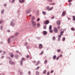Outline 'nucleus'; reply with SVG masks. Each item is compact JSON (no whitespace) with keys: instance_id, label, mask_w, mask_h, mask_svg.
<instances>
[{"instance_id":"f257e3e1","label":"nucleus","mask_w":75,"mask_h":75,"mask_svg":"<svg viewBox=\"0 0 75 75\" xmlns=\"http://www.w3.org/2000/svg\"><path fill=\"white\" fill-rule=\"evenodd\" d=\"M32 24L33 27L35 28L36 27V22L34 21H32Z\"/></svg>"},{"instance_id":"f03ea898","label":"nucleus","mask_w":75,"mask_h":75,"mask_svg":"<svg viewBox=\"0 0 75 75\" xmlns=\"http://www.w3.org/2000/svg\"><path fill=\"white\" fill-rule=\"evenodd\" d=\"M15 24V21H14L12 20V21L11 22V26H14Z\"/></svg>"},{"instance_id":"7ed1b4c3","label":"nucleus","mask_w":75,"mask_h":75,"mask_svg":"<svg viewBox=\"0 0 75 75\" xmlns=\"http://www.w3.org/2000/svg\"><path fill=\"white\" fill-rule=\"evenodd\" d=\"M43 23H44V24H49V20H46V21H44Z\"/></svg>"},{"instance_id":"20e7f679","label":"nucleus","mask_w":75,"mask_h":75,"mask_svg":"<svg viewBox=\"0 0 75 75\" xmlns=\"http://www.w3.org/2000/svg\"><path fill=\"white\" fill-rule=\"evenodd\" d=\"M9 64H12V65H13V64H15L14 62H13V61H11V60L9 61Z\"/></svg>"},{"instance_id":"39448f33","label":"nucleus","mask_w":75,"mask_h":75,"mask_svg":"<svg viewBox=\"0 0 75 75\" xmlns=\"http://www.w3.org/2000/svg\"><path fill=\"white\" fill-rule=\"evenodd\" d=\"M9 55H10L11 58H13V57H14V54H13V53H11L9 54Z\"/></svg>"},{"instance_id":"423d86ee","label":"nucleus","mask_w":75,"mask_h":75,"mask_svg":"<svg viewBox=\"0 0 75 75\" xmlns=\"http://www.w3.org/2000/svg\"><path fill=\"white\" fill-rule=\"evenodd\" d=\"M56 24H58V25H60V24H61V22H60V21H57Z\"/></svg>"},{"instance_id":"0eeeda50","label":"nucleus","mask_w":75,"mask_h":75,"mask_svg":"<svg viewBox=\"0 0 75 75\" xmlns=\"http://www.w3.org/2000/svg\"><path fill=\"white\" fill-rule=\"evenodd\" d=\"M39 47L40 49L42 48V44H40L39 45Z\"/></svg>"},{"instance_id":"6e6552de","label":"nucleus","mask_w":75,"mask_h":75,"mask_svg":"<svg viewBox=\"0 0 75 75\" xmlns=\"http://www.w3.org/2000/svg\"><path fill=\"white\" fill-rule=\"evenodd\" d=\"M54 31L55 32V33H57V32H58V30H57V28H55L54 29Z\"/></svg>"},{"instance_id":"1a4fd4ad","label":"nucleus","mask_w":75,"mask_h":75,"mask_svg":"<svg viewBox=\"0 0 75 75\" xmlns=\"http://www.w3.org/2000/svg\"><path fill=\"white\" fill-rule=\"evenodd\" d=\"M43 34L44 35H46L47 34V32L46 31H44L43 32Z\"/></svg>"},{"instance_id":"9d476101","label":"nucleus","mask_w":75,"mask_h":75,"mask_svg":"<svg viewBox=\"0 0 75 75\" xmlns=\"http://www.w3.org/2000/svg\"><path fill=\"white\" fill-rule=\"evenodd\" d=\"M40 61H38L37 62V64L35 65L36 66H37L40 64Z\"/></svg>"},{"instance_id":"9b49d317","label":"nucleus","mask_w":75,"mask_h":75,"mask_svg":"<svg viewBox=\"0 0 75 75\" xmlns=\"http://www.w3.org/2000/svg\"><path fill=\"white\" fill-rule=\"evenodd\" d=\"M19 1L20 3H24V0H19Z\"/></svg>"},{"instance_id":"f8f14e48","label":"nucleus","mask_w":75,"mask_h":75,"mask_svg":"<svg viewBox=\"0 0 75 75\" xmlns=\"http://www.w3.org/2000/svg\"><path fill=\"white\" fill-rule=\"evenodd\" d=\"M30 11H31V9H29L27 11V13H30Z\"/></svg>"},{"instance_id":"ddd939ff","label":"nucleus","mask_w":75,"mask_h":75,"mask_svg":"<svg viewBox=\"0 0 75 75\" xmlns=\"http://www.w3.org/2000/svg\"><path fill=\"white\" fill-rule=\"evenodd\" d=\"M54 8V7H52L50 8H49L48 9V11H50L51 10H52V9H53Z\"/></svg>"},{"instance_id":"4468645a","label":"nucleus","mask_w":75,"mask_h":75,"mask_svg":"<svg viewBox=\"0 0 75 75\" xmlns=\"http://www.w3.org/2000/svg\"><path fill=\"white\" fill-rule=\"evenodd\" d=\"M56 57H56V56L55 55L53 57V59H54V60H55V59H56Z\"/></svg>"},{"instance_id":"2eb2a0df","label":"nucleus","mask_w":75,"mask_h":75,"mask_svg":"<svg viewBox=\"0 0 75 75\" xmlns=\"http://www.w3.org/2000/svg\"><path fill=\"white\" fill-rule=\"evenodd\" d=\"M20 63L21 66L23 65V60H21L20 61Z\"/></svg>"},{"instance_id":"dca6fc26","label":"nucleus","mask_w":75,"mask_h":75,"mask_svg":"<svg viewBox=\"0 0 75 75\" xmlns=\"http://www.w3.org/2000/svg\"><path fill=\"white\" fill-rule=\"evenodd\" d=\"M65 11H64L62 13V15L63 16H65Z\"/></svg>"},{"instance_id":"f3484780","label":"nucleus","mask_w":75,"mask_h":75,"mask_svg":"<svg viewBox=\"0 0 75 75\" xmlns=\"http://www.w3.org/2000/svg\"><path fill=\"white\" fill-rule=\"evenodd\" d=\"M71 31H75V28H71Z\"/></svg>"},{"instance_id":"a211bd4d","label":"nucleus","mask_w":75,"mask_h":75,"mask_svg":"<svg viewBox=\"0 0 75 75\" xmlns=\"http://www.w3.org/2000/svg\"><path fill=\"white\" fill-rule=\"evenodd\" d=\"M46 72H47V71H46V70H45L43 72V74H46Z\"/></svg>"},{"instance_id":"6ab92c4d","label":"nucleus","mask_w":75,"mask_h":75,"mask_svg":"<svg viewBox=\"0 0 75 75\" xmlns=\"http://www.w3.org/2000/svg\"><path fill=\"white\" fill-rule=\"evenodd\" d=\"M57 52H61V50L59 49H58L57 50Z\"/></svg>"},{"instance_id":"aec40b11","label":"nucleus","mask_w":75,"mask_h":75,"mask_svg":"<svg viewBox=\"0 0 75 75\" xmlns=\"http://www.w3.org/2000/svg\"><path fill=\"white\" fill-rule=\"evenodd\" d=\"M49 30H51V29H52V25H50L49 26Z\"/></svg>"},{"instance_id":"412c9836","label":"nucleus","mask_w":75,"mask_h":75,"mask_svg":"<svg viewBox=\"0 0 75 75\" xmlns=\"http://www.w3.org/2000/svg\"><path fill=\"white\" fill-rule=\"evenodd\" d=\"M47 62H48V61H47V60L46 59L44 61L45 64H47Z\"/></svg>"},{"instance_id":"4be33fe9","label":"nucleus","mask_w":75,"mask_h":75,"mask_svg":"<svg viewBox=\"0 0 75 75\" xmlns=\"http://www.w3.org/2000/svg\"><path fill=\"white\" fill-rule=\"evenodd\" d=\"M4 22V21H3V20H1V21H0V24H1V23H3Z\"/></svg>"},{"instance_id":"5701e85b","label":"nucleus","mask_w":75,"mask_h":75,"mask_svg":"<svg viewBox=\"0 0 75 75\" xmlns=\"http://www.w3.org/2000/svg\"><path fill=\"white\" fill-rule=\"evenodd\" d=\"M37 26L38 27H40V24L39 23H38Z\"/></svg>"},{"instance_id":"b1692460","label":"nucleus","mask_w":75,"mask_h":75,"mask_svg":"<svg viewBox=\"0 0 75 75\" xmlns=\"http://www.w3.org/2000/svg\"><path fill=\"white\" fill-rule=\"evenodd\" d=\"M36 74L37 75H39V72L38 71L36 72Z\"/></svg>"},{"instance_id":"393cba45","label":"nucleus","mask_w":75,"mask_h":75,"mask_svg":"<svg viewBox=\"0 0 75 75\" xmlns=\"http://www.w3.org/2000/svg\"><path fill=\"white\" fill-rule=\"evenodd\" d=\"M73 20L75 21V16H73Z\"/></svg>"},{"instance_id":"a878e982","label":"nucleus","mask_w":75,"mask_h":75,"mask_svg":"<svg viewBox=\"0 0 75 75\" xmlns=\"http://www.w3.org/2000/svg\"><path fill=\"white\" fill-rule=\"evenodd\" d=\"M52 40L53 41H55V37H53Z\"/></svg>"},{"instance_id":"bb28decb","label":"nucleus","mask_w":75,"mask_h":75,"mask_svg":"<svg viewBox=\"0 0 75 75\" xmlns=\"http://www.w3.org/2000/svg\"><path fill=\"white\" fill-rule=\"evenodd\" d=\"M46 27V25L44 26L43 27V29H45V30L46 28H47Z\"/></svg>"},{"instance_id":"cd10ccee","label":"nucleus","mask_w":75,"mask_h":75,"mask_svg":"<svg viewBox=\"0 0 75 75\" xmlns=\"http://www.w3.org/2000/svg\"><path fill=\"white\" fill-rule=\"evenodd\" d=\"M42 13H43V14H44V15H45V14H46V13L45 12L42 11Z\"/></svg>"},{"instance_id":"c85d7f7f","label":"nucleus","mask_w":75,"mask_h":75,"mask_svg":"<svg viewBox=\"0 0 75 75\" xmlns=\"http://www.w3.org/2000/svg\"><path fill=\"white\" fill-rule=\"evenodd\" d=\"M55 3H52V4H50V5H52V6L54 5H55Z\"/></svg>"},{"instance_id":"c756f323","label":"nucleus","mask_w":75,"mask_h":75,"mask_svg":"<svg viewBox=\"0 0 75 75\" xmlns=\"http://www.w3.org/2000/svg\"><path fill=\"white\" fill-rule=\"evenodd\" d=\"M64 33V31H62L61 33H60V34L61 35H62V34L63 33Z\"/></svg>"},{"instance_id":"7c9ffc66","label":"nucleus","mask_w":75,"mask_h":75,"mask_svg":"<svg viewBox=\"0 0 75 75\" xmlns=\"http://www.w3.org/2000/svg\"><path fill=\"white\" fill-rule=\"evenodd\" d=\"M10 38H8V43H10Z\"/></svg>"},{"instance_id":"2f4dec72","label":"nucleus","mask_w":75,"mask_h":75,"mask_svg":"<svg viewBox=\"0 0 75 75\" xmlns=\"http://www.w3.org/2000/svg\"><path fill=\"white\" fill-rule=\"evenodd\" d=\"M59 58H61L62 57V54H60L59 56Z\"/></svg>"},{"instance_id":"473e14b6","label":"nucleus","mask_w":75,"mask_h":75,"mask_svg":"<svg viewBox=\"0 0 75 75\" xmlns=\"http://www.w3.org/2000/svg\"><path fill=\"white\" fill-rule=\"evenodd\" d=\"M4 13V10L3 9L2 10V11H1V13L2 14H3Z\"/></svg>"},{"instance_id":"72a5a7b5","label":"nucleus","mask_w":75,"mask_h":75,"mask_svg":"<svg viewBox=\"0 0 75 75\" xmlns=\"http://www.w3.org/2000/svg\"><path fill=\"white\" fill-rule=\"evenodd\" d=\"M18 35V33H16L15 34V35H16V36H17V35Z\"/></svg>"},{"instance_id":"f704fd0d","label":"nucleus","mask_w":75,"mask_h":75,"mask_svg":"<svg viewBox=\"0 0 75 75\" xmlns=\"http://www.w3.org/2000/svg\"><path fill=\"white\" fill-rule=\"evenodd\" d=\"M25 58H24L23 57L22 58V60H23V61H24L25 60Z\"/></svg>"},{"instance_id":"c9c22d12","label":"nucleus","mask_w":75,"mask_h":75,"mask_svg":"<svg viewBox=\"0 0 75 75\" xmlns=\"http://www.w3.org/2000/svg\"><path fill=\"white\" fill-rule=\"evenodd\" d=\"M47 1H48V2H52V0H47Z\"/></svg>"},{"instance_id":"e433bc0d","label":"nucleus","mask_w":75,"mask_h":75,"mask_svg":"<svg viewBox=\"0 0 75 75\" xmlns=\"http://www.w3.org/2000/svg\"><path fill=\"white\" fill-rule=\"evenodd\" d=\"M59 56H58L56 58L57 60H58V59H59Z\"/></svg>"},{"instance_id":"4c0bfd02","label":"nucleus","mask_w":75,"mask_h":75,"mask_svg":"<svg viewBox=\"0 0 75 75\" xmlns=\"http://www.w3.org/2000/svg\"><path fill=\"white\" fill-rule=\"evenodd\" d=\"M44 53V52L43 51H42L41 53L40 54V55H42V54H43V53Z\"/></svg>"},{"instance_id":"58836bf2","label":"nucleus","mask_w":75,"mask_h":75,"mask_svg":"<svg viewBox=\"0 0 75 75\" xmlns=\"http://www.w3.org/2000/svg\"><path fill=\"white\" fill-rule=\"evenodd\" d=\"M19 74H20V75H22V74H23V73L21 72H20Z\"/></svg>"},{"instance_id":"ea45409f","label":"nucleus","mask_w":75,"mask_h":75,"mask_svg":"<svg viewBox=\"0 0 75 75\" xmlns=\"http://www.w3.org/2000/svg\"><path fill=\"white\" fill-rule=\"evenodd\" d=\"M50 31V33H52V30H49Z\"/></svg>"},{"instance_id":"a19ab883","label":"nucleus","mask_w":75,"mask_h":75,"mask_svg":"<svg viewBox=\"0 0 75 75\" xmlns=\"http://www.w3.org/2000/svg\"><path fill=\"white\" fill-rule=\"evenodd\" d=\"M34 18H35L34 17V16L32 17V20H34Z\"/></svg>"},{"instance_id":"79ce46f5","label":"nucleus","mask_w":75,"mask_h":75,"mask_svg":"<svg viewBox=\"0 0 75 75\" xmlns=\"http://www.w3.org/2000/svg\"><path fill=\"white\" fill-rule=\"evenodd\" d=\"M46 8H47V10H48V9H49V6H47L46 7Z\"/></svg>"},{"instance_id":"37998d69","label":"nucleus","mask_w":75,"mask_h":75,"mask_svg":"<svg viewBox=\"0 0 75 75\" xmlns=\"http://www.w3.org/2000/svg\"><path fill=\"white\" fill-rule=\"evenodd\" d=\"M33 63H34V64H35L36 62V61H33Z\"/></svg>"},{"instance_id":"c03bdc74","label":"nucleus","mask_w":75,"mask_h":75,"mask_svg":"<svg viewBox=\"0 0 75 75\" xmlns=\"http://www.w3.org/2000/svg\"><path fill=\"white\" fill-rule=\"evenodd\" d=\"M27 42H26L25 43V45H27Z\"/></svg>"},{"instance_id":"a18cd8bd","label":"nucleus","mask_w":75,"mask_h":75,"mask_svg":"<svg viewBox=\"0 0 75 75\" xmlns=\"http://www.w3.org/2000/svg\"><path fill=\"white\" fill-rule=\"evenodd\" d=\"M39 68H40V67H38L36 69H39Z\"/></svg>"},{"instance_id":"49530a36","label":"nucleus","mask_w":75,"mask_h":75,"mask_svg":"<svg viewBox=\"0 0 75 75\" xmlns=\"http://www.w3.org/2000/svg\"><path fill=\"white\" fill-rule=\"evenodd\" d=\"M54 72V70H52V71H51L50 73H52V72Z\"/></svg>"},{"instance_id":"de8ad7c7","label":"nucleus","mask_w":75,"mask_h":75,"mask_svg":"<svg viewBox=\"0 0 75 75\" xmlns=\"http://www.w3.org/2000/svg\"><path fill=\"white\" fill-rule=\"evenodd\" d=\"M29 58V55H28L27 56V58Z\"/></svg>"},{"instance_id":"09e8293b","label":"nucleus","mask_w":75,"mask_h":75,"mask_svg":"<svg viewBox=\"0 0 75 75\" xmlns=\"http://www.w3.org/2000/svg\"><path fill=\"white\" fill-rule=\"evenodd\" d=\"M72 0H69L68 1V2H71V1H72Z\"/></svg>"},{"instance_id":"8fccbe9b","label":"nucleus","mask_w":75,"mask_h":75,"mask_svg":"<svg viewBox=\"0 0 75 75\" xmlns=\"http://www.w3.org/2000/svg\"><path fill=\"white\" fill-rule=\"evenodd\" d=\"M63 41H65V38H63Z\"/></svg>"},{"instance_id":"3c124183","label":"nucleus","mask_w":75,"mask_h":75,"mask_svg":"<svg viewBox=\"0 0 75 75\" xmlns=\"http://www.w3.org/2000/svg\"><path fill=\"white\" fill-rule=\"evenodd\" d=\"M49 74H50V73L49 72H47V75H49Z\"/></svg>"},{"instance_id":"603ef678","label":"nucleus","mask_w":75,"mask_h":75,"mask_svg":"<svg viewBox=\"0 0 75 75\" xmlns=\"http://www.w3.org/2000/svg\"><path fill=\"white\" fill-rule=\"evenodd\" d=\"M58 29H60V26H59L58 27Z\"/></svg>"},{"instance_id":"864d4df0","label":"nucleus","mask_w":75,"mask_h":75,"mask_svg":"<svg viewBox=\"0 0 75 75\" xmlns=\"http://www.w3.org/2000/svg\"><path fill=\"white\" fill-rule=\"evenodd\" d=\"M40 20V18H38L37 19V21H39Z\"/></svg>"},{"instance_id":"5fc2aeb1","label":"nucleus","mask_w":75,"mask_h":75,"mask_svg":"<svg viewBox=\"0 0 75 75\" xmlns=\"http://www.w3.org/2000/svg\"><path fill=\"white\" fill-rule=\"evenodd\" d=\"M61 34H60V35H59V38H61Z\"/></svg>"},{"instance_id":"6e6d98bb","label":"nucleus","mask_w":75,"mask_h":75,"mask_svg":"<svg viewBox=\"0 0 75 75\" xmlns=\"http://www.w3.org/2000/svg\"><path fill=\"white\" fill-rule=\"evenodd\" d=\"M15 57H18V55H15Z\"/></svg>"},{"instance_id":"4d7b16f0","label":"nucleus","mask_w":75,"mask_h":75,"mask_svg":"<svg viewBox=\"0 0 75 75\" xmlns=\"http://www.w3.org/2000/svg\"><path fill=\"white\" fill-rule=\"evenodd\" d=\"M2 28H3V26H1V29H2Z\"/></svg>"},{"instance_id":"13d9d810","label":"nucleus","mask_w":75,"mask_h":75,"mask_svg":"<svg viewBox=\"0 0 75 75\" xmlns=\"http://www.w3.org/2000/svg\"><path fill=\"white\" fill-rule=\"evenodd\" d=\"M27 49H29V46H27Z\"/></svg>"},{"instance_id":"bf43d9fd","label":"nucleus","mask_w":75,"mask_h":75,"mask_svg":"<svg viewBox=\"0 0 75 75\" xmlns=\"http://www.w3.org/2000/svg\"><path fill=\"white\" fill-rule=\"evenodd\" d=\"M14 1H15V0H12V3H13V2H14Z\"/></svg>"},{"instance_id":"052dcab7","label":"nucleus","mask_w":75,"mask_h":75,"mask_svg":"<svg viewBox=\"0 0 75 75\" xmlns=\"http://www.w3.org/2000/svg\"><path fill=\"white\" fill-rule=\"evenodd\" d=\"M69 6H71V3H69Z\"/></svg>"},{"instance_id":"680f3d73","label":"nucleus","mask_w":75,"mask_h":75,"mask_svg":"<svg viewBox=\"0 0 75 75\" xmlns=\"http://www.w3.org/2000/svg\"><path fill=\"white\" fill-rule=\"evenodd\" d=\"M16 53H18V51H16Z\"/></svg>"},{"instance_id":"e2e57ef3","label":"nucleus","mask_w":75,"mask_h":75,"mask_svg":"<svg viewBox=\"0 0 75 75\" xmlns=\"http://www.w3.org/2000/svg\"><path fill=\"white\" fill-rule=\"evenodd\" d=\"M28 73L29 74H30V71H29L28 72Z\"/></svg>"},{"instance_id":"0e129e2a","label":"nucleus","mask_w":75,"mask_h":75,"mask_svg":"<svg viewBox=\"0 0 75 75\" xmlns=\"http://www.w3.org/2000/svg\"><path fill=\"white\" fill-rule=\"evenodd\" d=\"M54 18V16H53L52 17L51 19H53Z\"/></svg>"},{"instance_id":"69168bd1","label":"nucleus","mask_w":75,"mask_h":75,"mask_svg":"<svg viewBox=\"0 0 75 75\" xmlns=\"http://www.w3.org/2000/svg\"><path fill=\"white\" fill-rule=\"evenodd\" d=\"M6 4H4V6H6Z\"/></svg>"},{"instance_id":"338daca9","label":"nucleus","mask_w":75,"mask_h":75,"mask_svg":"<svg viewBox=\"0 0 75 75\" xmlns=\"http://www.w3.org/2000/svg\"><path fill=\"white\" fill-rule=\"evenodd\" d=\"M68 19L69 20H71V18H69Z\"/></svg>"},{"instance_id":"774afa93","label":"nucleus","mask_w":75,"mask_h":75,"mask_svg":"<svg viewBox=\"0 0 75 75\" xmlns=\"http://www.w3.org/2000/svg\"><path fill=\"white\" fill-rule=\"evenodd\" d=\"M4 58V56H1V58L3 59Z\"/></svg>"}]
</instances>
